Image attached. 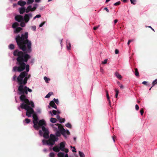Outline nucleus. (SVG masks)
Segmentation results:
<instances>
[{"label": "nucleus", "mask_w": 157, "mask_h": 157, "mask_svg": "<svg viewBox=\"0 0 157 157\" xmlns=\"http://www.w3.org/2000/svg\"><path fill=\"white\" fill-rule=\"evenodd\" d=\"M118 20L117 19H115L114 21V25H115L116 24Z\"/></svg>", "instance_id": "61"}, {"label": "nucleus", "mask_w": 157, "mask_h": 157, "mask_svg": "<svg viewBox=\"0 0 157 157\" xmlns=\"http://www.w3.org/2000/svg\"><path fill=\"white\" fill-rule=\"evenodd\" d=\"M131 4L135 5L136 4V0H130Z\"/></svg>", "instance_id": "39"}, {"label": "nucleus", "mask_w": 157, "mask_h": 157, "mask_svg": "<svg viewBox=\"0 0 157 157\" xmlns=\"http://www.w3.org/2000/svg\"><path fill=\"white\" fill-rule=\"evenodd\" d=\"M32 6L31 5L29 6L25 9V12L26 13H28L30 11H31Z\"/></svg>", "instance_id": "21"}, {"label": "nucleus", "mask_w": 157, "mask_h": 157, "mask_svg": "<svg viewBox=\"0 0 157 157\" xmlns=\"http://www.w3.org/2000/svg\"><path fill=\"white\" fill-rule=\"evenodd\" d=\"M28 33L26 32L24 34H22L21 36L18 35L15 38L18 48L22 51L17 49L13 52V56L17 57L16 59V64L19 66L13 67V71L23 72L25 69L26 72L29 71V66L25 63L31 57L28 53H30L32 51V44L31 41L28 39Z\"/></svg>", "instance_id": "1"}, {"label": "nucleus", "mask_w": 157, "mask_h": 157, "mask_svg": "<svg viewBox=\"0 0 157 157\" xmlns=\"http://www.w3.org/2000/svg\"><path fill=\"white\" fill-rule=\"evenodd\" d=\"M57 121V119L56 118H53V117H51L50 119V121L51 122L53 123H55Z\"/></svg>", "instance_id": "26"}, {"label": "nucleus", "mask_w": 157, "mask_h": 157, "mask_svg": "<svg viewBox=\"0 0 157 157\" xmlns=\"http://www.w3.org/2000/svg\"><path fill=\"white\" fill-rule=\"evenodd\" d=\"M17 78V76L15 75H14L13 77V79L14 81H15L16 80V78Z\"/></svg>", "instance_id": "56"}, {"label": "nucleus", "mask_w": 157, "mask_h": 157, "mask_svg": "<svg viewBox=\"0 0 157 157\" xmlns=\"http://www.w3.org/2000/svg\"><path fill=\"white\" fill-rule=\"evenodd\" d=\"M27 75L28 73L24 71L21 72L17 77V80L19 86L25 85H24V79L23 80V79Z\"/></svg>", "instance_id": "4"}, {"label": "nucleus", "mask_w": 157, "mask_h": 157, "mask_svg": "<svg viewBox=\"0 0 157 157\" xmlns=\"http://www.w3.org/2000/svg\"><path fill=\"white\" fill-rule=\"evenodd\" d=\"M15 20L18 22H21L24 21V17L21 15H17L15 17Z\"/></svg>", "instance_id": "9"}, {"label": "nucleus", "mask_w": 157, "mask_h": 157, "mask_svg": "<svg viewBox=\"0 0 157 157\" xmlns=\"http://www.w3.org/2000/svg\"><path fill=\"white\" fill-rule=\"evenodd\" d=\"M119 85H120V87L121 88V89H122L124 88V87L123 86V85L120 84L119 82Z\"/></svg>", "instance_id": "51"}, {"label": "nucleus", "mask_w": 157, "mask_h": 157, "mask_svg": "<svg viewBox=\"0 0 157 157\" xmlns=\"http://www.w3.org/2000/svg\"><path fill=\"white\" fill-rule=\"evenodd\" d=\"M43 141H46V144L51 145V146H52L53 145H54L55 144V142H54V141H52L51 140H50V139H48V140H44Z\"/></svg>", "instance_id": "10"}, {"label": "nucleus", "mask_w": 157, "mask_h": 157, "mask_svg": "<svg viewBox=\"0 0 157 157\" xmlns=\"http://www.w3.org/2000/svg\"><path fill=\"white\" fill-rule=\"evenodd\" d=\"M22 29L21 27H17L16 29L14 30V33H19L21 30H22Z\"/></svg>", "instance_id": "19"}, {"label": "nucleus", "mask_w": 157, "mask_h": 157, "mask_svg": "<svg viewBox=\"0 0 157 157\" xmlns=\"http://www.w3.org/2000/svg\"><path fill=\"white\" fill-rule=\"evenodd\" d=\"M44 79L45 81V82H48V81L50 80L49 79L47 78L45 76L44 77Z\"/></svg>", "instance_id": "41"}, {"label": "nucleus", "mask_w": 157, "mask_h": 157, "mask_svg": "<svg viewBox=\"0 0 157 157\" xmlns=\"http://www.w3.org/2000/svg\"><path fill=\"white\" fill-rule=\"evenodd\" d=\"M135 70V74L136 76L138 77L139 76V74L138 71V70L137 68H134Z\"/></svg>", "instance_id": "24"}, {"label": "nucleus", "mask_w": 157, "mask_h": 157, "mask_svg": "<svg viewBox=\"0 0 157 157\" xmlns=\"http://www.w3.org/2000/svg\"><path fill=\"white\" fill-rule=\"evenodd\" d=\"M140 112L141 115H142L144 113V109H141L140 111Z\"/></svg>", "instance_id": "48"}, {"label": "nucleus", "mask_w": 157, "mask_h": 157, "mask_svg": "<svg viewBox=\"0 0 157 157\" xmlns=\"http://www.w3.org/2000/svg\"><path fill=\"white\" fill-rule=\"evenodd\" d=\"M57 138L53 134H51L50 135V138L49 139L50 140H51L52 141H53L55 143V141H56V139Z\"/></svg>", "instance_id": "12"}, {"label": "nucleus", "mask_w": 157, "mask_h": 157, "mask_svg": "<svg viewBox=\"0 0 157 157\" xmlns=\"http://www.w3.org/2000/svg\"><path fill=\"white\" fill-rule=\"evenodd\" d=\"M65 126H66V127H67V128H71V124L69 123H67L66 125H65Z\"/></svg>", "instance_id": "36"}, {"label": "nucleus", "mask_w": 157, "mask_h": 157, "mask_svg": "<svg viewBox=\"0 0 157 157\" xmlns=\"http://www.w3.org/2000/svg\"><path fill=\"white\" fill-rule=\"evenodd\" d=\"M18 94L21 95L20 99L22 102L28 99L27 96L28 94V91L30 92H32L31 89L26 86H24V85L19 86L18 87Z\"/></svg>", "instance_id": "3"}, {"label": "nucleus", "mask_w": 157, "mask_h": 157, "mask_svg": "<svg viewBox=\"0 0 157 157\" xmlns=\"http://www.w3.org/2000/svg\"><path fill=\"white\" fill-rule=\"evenodd\" d=\"M25 12V9L24 7L19 8V13L21 14H23Z\"/></svg>", "instance_id": "18"}, {"label": "nucleus", "mask_w": 157, "mask_h": 157, "mask_svg": "<svg viewBox=\"0 0 157 157\" xmlns=\"http://www.w3.org/2000/svg\"><path fill=\"white\" fill-rule=\"evenodd\" d=\"M30 76L31 75L29 74L27 76H26L24 78V85H25L27 83L28 79L30 77Z\"/></svg>", "instance_id": "16"}, {"label": "nucleus", "mask_w": 157, "mask_h": 157, "mask_svg": "<svg viewBox=\"0 0 157 157\" xmlns=\"http://www.w3.org/2000/svg\"><path fill=\"white\" fill-rule=\"evenodd\" d=\"M135 108H136V110H138L139 109V106L138 105H136Z\"/></svg>", "instance_id": "50"}, {"label": "nucleus", "mask_w": 157, "mask_h": 157, "mask_svg": "<svg viewBox=\"0 0 157 157\" xmlns=\"http://www.w3.org/2000/svg\"><path fill=\"white\" fill-rule=\"evenodd\" d=\"M156 84H157V79H155L152 82L153 86H154Z\"/></svg>", "instance_id": "46"}, {"label": "nucleus", "mask_w": 157, "mask_h": 157, "mask_svg": "<svg viewBox=\"0 0 157 157\" xmlns=\"http://www.w3.org/2000/svg\"><path fill=\"white\" fill-rule=\"evenodd\" d=\"M41 15H40V14H38V15H37L36 16V18H39V17H41Z\"/></svg>", "instance_id": "58"}, {"label": "nucleus", "mask_w": 157, "mask_h": 157, "mask_svg": "<svg viewBox=\"0 0 157 157\" xmlns=\"http://www.w3.org/2000/svg\"><path fill=\"white\" fill-rule=\"evenodd\" d=\"M53 151L56 152H59L60 151L59 148L58 146H54L52 148Z\"/></svg>", "instance_id": "20"}, {"label": "nucleus", "mask_w": 157, "mask_h": 157, "mask_svg": "<svg viewBox=\"0 0 157 157\" xmlns=\"http://www.w3.org/2000/svg\"><path fill=\"white\" fill-rule=\"evenodd\" d=\"M116 75L117 78L120 79H121L122 78L121 76L118 73H116Z\"/></svg>", "instance_id": "30"}, {"label": "nucleus", "mask_w": 157, "mask_h": 157, "mask_svg": "<svg viewBox=\"0 0 157 157\" xmlns=\"http://www.w3.org/2000/svg\"><path fill=\"white\" fill-rule=\"evenodd\" d=\"M142 83L144 85H147V82L146 81H144L142 82Z\"/></svg>", "instance_id": "60"}, {"label": "nucleus", "mask_w": 157, "mask_h": 157, "mask_svg": "<svg viewBox=\"0 0 157 157\" xmlns=\"http://www.w3.org/2000/svg\"><path fill=\"white\" fill-rule=\"evenodd\" d=\"M56 125H58V128L59 130V131L60 132L61 134L64 137L66 138V134L68 135L70 134L69 131L68 130H66L61 124H57Z\"/></svg>", "instance_id": "5"}, {"label": "nucleus", "mask_w": 157, "mask_h": 157, "mask_svg": "<svg viewBox=\"0 0 157 157\" xmlns=\"http://www.w3.org/2000/svg\"><path fill=\"white\" fill-rule=\"evenodd\" d=\"M9 48L10 49H13L14 48V46L13 44H11L9 45Z\"/></svg>", "instance_id": "32"}, {"label": "nucleus", "mask_w": 157, "mask_h": 157, "mask_svg": "<svg viewBox=\"0 0 157 157\" xmlns=\"http://www.w3.org/2000/svg\"><path fill=\"white\" fill-rule=\"evenodd\" d=\"M32 17V14L31 13L25 14L24 17V20L25 23H27L29 20L30 17Z\"/></svg>", "instance_id": "8"}, {"label": "nucleus", "mask_w": 157, "mask_h": 157, "mask_svg": "<svg viewBox=\"0 0 157 157\" xmlns=\"http://www.w3.org/2000/svg\"><path fill=\"white\" fill-rule=\"evenodd\" d=\"M121 3V2H120V1H119V2H116V3H114V6H118V5H119Z\"/></svg>", "instance_id": "42"}, {"label": "nucleus", "mask_w": 157, "mask_h": 157, "mask_svg": "<svg viewBox=\"0 0 157 157\" xmlns=\"http://www.w3.org/2000/svg\"><path fill=\"white\" fill-rule=\"evenodd\" d=\"M106 97H107V100L109 101V105L110 106L111 105V102H110V101L109 99V95L108 93V91L106 90Z\"/></svg>", "instance_id": "23"}, {"label": "nucleus", "mask_w": 157, "mask_h": 157, "mask_svg": "<svg viewBox=\"0 0 157 157\" xmlns=\"http://www.w3.org/2000/svg\"><path fill=\"white\" fill-rule=\"evenodd\" d=\"M19 24L17 22H14L12 25V27L13 28H16L18 26Z\"/></svg>", "instance_id": "25"}, {"label": "nucleus", "mask_w": 157, "mask_h": 157, "mask_svg": "<svg viewBox=\"0 0 157 157\" xmlns=\"http://www.w3.org/2000/svg\"><path fill=\"white\" fill-rule=\"evenodd\" d=\"M36 9V7H33V8L32 7L31 11H35Z\"/></svg>", "instance_id": "55"}, {"label": "nucleus", "mask_w": 157, "mask_h": 157, "mask_svg": "<svg viewBox=\"0 0 157 157\" xmlns=\"http://www.w3.org/2000/svg\"><path fill=\"white\" fill-rule=\"evenodd\" d=\"M55 154L53 152H51L50 153L49 156L50 157H54Z\"/></svg>", "instance_id": "44"}, {"label": "nucleus", "mask_w": 157, "mask_h": 157, "mask_svg": "<svg viewBox=\"0 0 157 157\" xmlns=\"http://www.w3.org/2000/svg\"><path fill=\"white\" fill-rule=\"evenodd\" d=\"M56 131V136L58 137L60 136H61V134L60 132V131H59L58 130H57Z\"/></svg>", "instance_id": "28"}, {"label": "nucleus", "mask_w": 157, "mask_h": 157, "mask_svg": "<svg viewBox=\"0 0 157 157\" xmlns=\"http://www.w3.org/2000/svg\"><path fill=\"white\" fill-rule=\"evenodd\" d=\"M79 154L80 157H85L84 154L82 152L79 151Z\"/></svg>", "instance_id": "34"}, {"label": "nucleus", "mask_w": 157, "mask_h": 157, "mask_svg": "<svg viewBox=\"0 0 157 157\" xmlns=\"http://www.w3.org/2000/svg\"><path fill=\"white\" fill-rule=\"evenodd\" d=\"M112 138L114 142H115V139H116V136L115 135H113L112 136Z\"/></svg>", "instance_id": "54"}, {"label": "nucleus", "mask_w": 157, "mask_h": 157, "mask_svg": "<svg viewBox=\"0 0 157 157\" xmlns=\"http://www.w3.org/2000/svg\"><path fill=\"white\" fill-rule=\"evenodd\" d=\"M39 134H40V135L41 136H42V132L41 131V130H40L39 131Z\"/></svg>", "instance_id": "62"}, {"label": "nucleus", "mask_w": 157, "mask_h": 157, "mask_svg": "<svg viewBox=\"0 0 157 157\" xmlns=\"http://www.w3.org/2000/svg\"><path fill=\"white\" fill-rule=\"evenodd\" d=\"M64 157H68L67 153L65 155H64Z\"/></svg>", "instance_id": "64"}, {"label": "nucleus", "mask_w": 157, "mask_h": 157, "mask_svg": "<svg viewBox=\"0 0 157 157\" xmlns=\"http://www.w3.org/2000/svg\"><path fill=\"white\" fill-rule=\"evenodd\" d=\"M34 2V0H28L27 2L28 4H30Z\"/></svg>", "instance_id": "45"}, {"label": "nucleus", "mask_w": 157, "mask_h": 157, "mask_svg": "<svg viewBox=\"0 0 157 157\" xmlns=\"http://www.w3.org/2000/svg\"><path fill=\"white\" fill-rule=\"evenodd\" d=\"M65 142H63L60 143L59 144L60 147L59 149L61 151H64L66 153H67L68 152V149L65 148Z\"/></svg>", "instance_id": "7"}, {"label": "nucleus", "mask_w": 157, "mask_h": 157, "mask_svg": "<svg viewBox=\"0 0 157 157\" xmlns=\"http://www.w3.org/2000/svg\"><path fill=\"white\" fill-rule=\"evenodd\" d=\"M37 125H38L39 128L40 126H42L43 125H45L46 123L45 121L43 120H40L38 122Z\"/></svg>", "instance_id": "11"}, {"label": "nucleus", "mask_w": 157, "mask_h": 157, "mask_svg": "<svg viewBox=\"0 0 157 157\" xmlns=\"http://www.w3.org/2000/svg\"><path fill=\"white\" fill-rule=\"evenodd\" d=\"M17 4L21 6H23L26 4V2L25 1L20 0L18 2Z\"/></svg>", "instance_id": "14"}, {"label": "nucleus", "mask_w": 157, "mask_h": 157, "mask_svg": "<svg viewBox=\"0 0 157 157\" xmlns=\"http://www.w3.org/2000/svg\"><path fill=\"white\" fill-rule=\"evenodd\" d=\"M67 47L68 50H70L71 49V45L70 42L67 43Z\"/></svg>", "instance_id": "31"}, {"label": "nucleus", "mask_w": 157, "mask_h": 157, "mask_svg": "<svg viewBox=\"0 0 157 157\" xmlns=\"http://www.w3.org/2000/svg\"><path fill=\"white\" fill-rule=\"evenodd\" d=\"M49 105L51 107L54 108L56 109H57V106L55 104L54 102L53 101H51L49 103Z\"/></svg>", "instance_id": "15"}, {"label": "nucleus", "mask_w": 157, "mask_h": 157, "mask_svg": "<svg viewBox=\"0 0 157 157\" xmlns=\"http://www.w3.org/2000/svg\"><path fill=\"white\" fill-rule=\"evenodd\" d=\"M115 92H116L115 97H116V98H117V96H118V94L119 93V91L118 90H117L116 89H115Z\"/></svg>", "instance_id": "35"}, {"label": "nucleus", "mask_w": 157, "mask_h": 157, "mask_svg": "<svg viewBox=\"0 0 157 157\" xmlns=\"http://www.w3.org/2000/svg\"><path fill=\"white\" fill-rule=\"evenodd\" d=\"M42 140V143H43V145H45V144H46V141H43V140Z\"/></svg>", "instance_id": "63"}, {"label": "nucleus", "mask_w": 157, "mask_h": 157, "mask_svg": "<svg viewBox=\"0 0 157 157\" xmlns=\"http://www.w3.org/2000/svg\"><path fill=\"white\" fill-rule=\"evenodd\" d=\"M115 52L116 54H118L119 52V51L118 50L116 49L115 50Z\"/></svg>", "instance_id": "57"}, {"label": "nucleus", "mask_w": 157, "mask_h": 157, "mask_svg": "<svg viewBox=\"0 0 157 157\" xmlns=\"http://www.w3.org/2000/svg\"><path fill=\"white\" fill-rule=\"evenodd\" d=\"M57 155L58 157H64V153L61 152L59 153Z\"/></svg>", "instance_id": "27"}, {"label": "nucleus", "mask_w": 157, "mask_h": 157, "mask_svg": "<svg viewBox=\"0 0 157 157\" xmlns=\"http://www.w3.org/2000/svg\"><path fill=\"white\" fill-rule=\"evenodd\" d=\"M25 123L26 124H28L29 123V122H30V120L29 119H26L25 120Z\"/></svg>", "instance_id": "37"}, {"label": "nucleus", "mask_w": 157, "mask_h": 157, "mask_svg": "<svg viewBox=\"0 0 157 157\" xmlns=\"http://www.w3.org/2000/svg\"><path fill=\"white\" fill-rule=\"evenodd\" d=\"M43 137L46 139H48L49 138V136L48 131L44 132L43 135Z\"/></svg>", "instance_id": "17"}, {"label": "nucleus", "mask_w": 157, "mask_h": 157, "mask_svg": "<svg viewBox=\"0 0 157 157\" xmlns=\"http://www.w3.org/2000/svg\"><path fill=\"white\" fill-rule=\"evenodd\" d=\"M24 102L22 103L20 107L22 109H24L26 110V115L29 117H30L34 114L35 113L33 108L35 107L34 104L32 101H29V99H26L25 101H24Z\"/></svg>", "instance_id": "2"}, {"label": "nucleus", "mask_w": 157, "mask_h": 157, "mask_svg": "<svg viewBox=\"0 0 157 157\" xmlns=\"http://www.w3.org/2000/svg\"><path fill=\"white\" fill-rule=\"evenodd\" d=\"M46 22V21H43L40 25L39 27H42L43 25Z\"/></svg>", "instance_id": "43"}, {"label": "nucleus", "mask_w": 157, "mask_h": 157, "mask_svg": "<svg viewBox=\"0 0 157 157\" xmlns=\"http://www.w3.org/2000/svg\"><path fill=\"white\" fill-rule=\"evenodd\" d=\"M56 117L60 123L64 122L65 121V119L64 118H62L60 117V116L59 115H57Z\"/></svg>", "instance_id": "13"}, {"label": "nucleus", "mask_w": 157, "mask_h": 157, "mask_svg": "<svg viewBox=\"0 0 157 157\" xmlns=\"http://www.w3.org/2000/svg\"><path fill=\"white\" fill-rule=\"evenodd\" d=\"M33 127L35 129L38 130L39 128L38 125H37L38 123V117L37 114L35 113L33 115Z\"/></svg>", "instance_id": "6"}, {"label": "nucleus", "mask_w": 157, "mask_h": 157, "mask_svg": "<svg viewBox=\"0 0 157 157\" xmlns=\"http://www.w3.org/2000/svg\"><path fill=\"white\" fill-rule=\"evenodd\" d=\"M107 59H105L103 62H102V63L103 64H105L107 62Z\"/></svg>", "instance_id": "52"}, {"label": "nucleus", "mask_w": 157, "mask_h": 157, "mask_svg": "<svg viewBox=\"0 0 157 157\" xmlns=\"http://www.w3.org/2000/svg\"><path fill=\"white\" fill-rule=\"evenodd\" d=\"M20 26L21 27H24L25 26V24L24 22L23 21H22L21 22V23L20 24Z\"/></svg>", "instance_id": "33"}, {"label": "nucleus", "mask_w": 157, "mask_h": 157, "mask_svg": "<svg viewBox=\"0 0 157 157\" xmlns=\"http://www.w3.org/2000/svg\"><path fill=\"white\" fill-rule=\"evenodd\" d=\"M36 26L35 25H33L32 26V29L33 30L35 31L36 30Z\"/></svg>", "instance_id": "47"}, {"label": "nucleus", "mask_w": 157, "mask_h": 157, "mask_svg": "<svg viewBox=\"0 0 157 157\" xmlns=\"http://www.w3.org/2000/svg\"><path fill=\"white\" fill-rule=\"evenodd\" d=\"M99 26H100V25H98V26H97L96 27H94V28H93L94 30H96V29H97L98 28V27Z\"/></svg>", "instance_id": "53"}, {"label": "nucleus", "mask_w": 157, "mask_h": 157, "mask_svg": "<svg viewBox=\"0 0 157 157\" xmlns=\"http://www.w3.org/2000/svg\"><path fill=\"white\" fill-rule=\"evenodd\" d=\"M42 130L44 132H46L47 131H48V130L44 126H42Z\"/></svg>", "instance_id": "38"}, {"label": "nucleus", "mask_w": 157, "mask_h": 157, "mask_svg": "<svg viewBox=\"0 0 157 157\" xmlns=\"http://www.w3.org/2000/svg\"><path fill=\"white\" fill-rule=\"evenodd\" d=\"M53 100L57 104H58L59 103V101L58 99L54 98L53 99Z\"/></svg>", "instance_id": "40"}, {"label": "nucleus", "mask_w": 157, "mask_h": 157, "mask_svg": "<svg viewBox=\"0 0 157 157\" xmlns=\"http://www.w3.org/2000/svg\"><path fill=\"white\" fill-rule=\"evenodd\" d=\"M56 124H51V126L53 127V130L55 131H56L57 130V128H58V125H56Z\"/></svg>", "instance_id": "22"}, {"label": "nucleus", "mask_w": 157, "mask_h": 157, "mask_svg": "<svg viewBox=\"0 0 157 157\" xmlns=\"http://www.w3.org/2000/svg\"><path fill=\"white\" fill-rule=\"evenodd\" d=\"M53 93L52 92H49L45 97V98H49L52 94H53Z\"/></svg>", "instance_id": "29"}, {"label": "nucleus", "mask_w": 157, "mask_h": 157, "mask_svg": "<svg viewBox=\"0 0 157 157\" xmlns=\"http://www.w3.org/2000/svg\"><path fill=\"white\" fill-rule=\"evenodd\" d=\"M104 9L107 12H109V10L107 7L105 8Z\"/></svg>", "instance_id": "59"}, {"label": "nucleus", "mask_w": 157, "mask_h": 157, "mask_svg": "<svg viewBox=\"0 0 157 157\" xmlns=\"http://www.w3.org/2000/svg\"><path fill=\"white\" fill-rule=\"evenodd\" d=\"M52 113L53 115H56V114L57 111L55 110H53L52 111Z\"/></svg>", "instance_id": "49"}]
</instances>
